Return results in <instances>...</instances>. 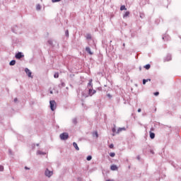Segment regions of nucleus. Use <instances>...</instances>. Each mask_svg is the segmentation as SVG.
<instances>
[{
    "mask_svg": "<svg viewBox=\"0 0 181 181\" xmlns=\"http://www.w3.org/2000/svg\"><path fill=\"white\" fill-rule=\"evenodd\" d=\"M95 93H97V91L95 90H93V88H89L88 94L90 97L94 95V94H95Z\"/></svg>",
    "mask_w": 181,
    "mask_h": 181,
    "instance_id": "nucleus-5",
    "label": "nucleus"
},
{
    "mask_svg": "<svg viewBox=\"0 0 181 181\" xmlns=\"http://www.w3.org/2000/svg\"><path fill=\"white\" fill-rule=\"evenodd\" d=\"M16 101H18V98L14 99V103H16Z\"/></svg>",
    "mask_w": 181,
    "mask_h": 181,
    "instance_id": "nucleus-35",
    "label": "nucleus"
},
{
    "mask_svg": "<svg viewBox=\"0 0 181 181\" xmlns=\"http://www.w3.org/2000/svg\"><path fill=\"white\" fill-rule=\"evenodd\" d=\"M61 86H62V87H65V86H66V83H64V82H62V83H61Z\"/></svg>",
    "mask_w": 181,
    "mask_h": 181,
    "instance_id": "nucleus-28",
    "label": "nucleus"
},
{
    "mask_svg": "<svg viewBox=\"0 0 181 181\" xmlns=\"http://www.w3.org/2000/svg\"><path fill=\"white\" fill-rule=\"evenodd\" d=\"M36 146H39V144H36Z\"/></svg>",
    "mask_w": 181,
    "mask_h": 181,
    "instance_id": "nucleus-41",
    "label": "nucleus"
},
{
    "mask_svg": "<svg viewBox=\"0 0 181 181\" xmlns=\"http://www.w3.org/2000/svg\"><path fill=\"white\" fill-rule=\"evenodd\" d=\"M86 52H87V53H88V54H90V55L94 54V53L91 52V48H90V47H86Z\"/></svg>",
    "mask_w": 181,
    "mask_h": 181,
    "instance_id": "nucleus-7",
    "label": "nucleus"
},
{
    "mask_svg": "<svg viewBox=\"0 0 181 181\" xmlns=\"http://www.w3.org/2000/svg\"><path fill=\"white\" fill-rule=\"evenodd\" d=\"M24 55L23 54H22V52H18L16 54V59H22V57H23Z\"/></svg>",
    "mask_w": 181,
    "mask_h": 181,
    "instance_id": "nucleus-6",
    "label": "nucleus"
},
{
    "mask_svg": "<svg viewBox=\"0 0 181 181\" xmlns=\"http://www.w3.org/2000/svg\"><path fill=\"white\" fill-rule=\"evenodd\" d=\"M73 146L75 148V149H76V151H80V148H78V146L77 145V143L74 142V143H73Z\"/></svg>",
    "mask_w": 181,
    "mask_h": 181,
    "instance_id": "nucleus-11",
    "label": "nucleus"
},
{
    "mask_svg": "<svg viewBox=\"0 0 181 181\" xmlns=\"http://www.w3.org/2000/svg\"><path fill=\"white\" fill-rule=\"evenodd\" d=\"M72 122L74 125H76L77 124V118H74L72 119Z\"/></svg>",
    "mask_w": 181,
    "mask_h": 181,
    "instance_id": "nucleus-19",
    "label": "nucleus"
},
{
    "mask_svg": "<svg viewBox=\"0 0 181 181\" xmlns=\"http://www.w3.org/2000/svg\"><path fill=\"white\" fill-rule=\"evenodd\" d=\"M9 64L10 66H15V64H16V61L12 60L10 62Z\"/></svg>",
    "mask_w": 181,
    "mask_h": 181,
    "instance_id": "nucleus-14",
    "label": "nucleus"
},
{
    "mask_svg": "<svg viewBox=\"0 0 181 181\" xmlns=\"http://www.w3.org/2000/svg\"><path fill=\"white\" fill-rule=\"evenodd\" d=\"M60 139H62V141H66L67 139H69V133H62L60 134L59 136Z\"/></svg>",
    "mask_w": 181,
    "mask_h": 181,
    "instance_id": "nucleus-1",
    "label": "nucleus"
},
{
    "mask_svg": "<svg viewBox=\"0 0 181 181\" xmlns=\"http://www.w3.org/2000/svg\"><path fill=\"white\" fill-rule=\"evenodd\" d=\"M127 16H129V11H127L124 16H123V18H127Z\"/></svg>",
    "mask_w": 181,
    "mask_h": 181,
    "instance_id": "nucleus-18",
    "label": "nucleus"
},
{
    "mask_svg": "<svg viewBox=\"0 0 181 181\" xmlns=\"http://www.w3.org/2000/svg\"><path fill=\"white\" fill-rule=\"evenodd\" d=\"M107 97H111V95L108 94V95H107Z\"/></svg>",
    "mask_w": 181,
    "mask_h": 181,
    "instance_id": "nucleus-38",
    "label": "nucleus"
},
{
    "mask_svg": "<svg viewBox=\"0 0 181 181\" xmlns=\"http://www.w3.org/2000/svg\"><path fill=\"white\" fill-rule=\"evenodd\" d=\"M13 32H15V30H13Z\"/></svg>",
    "mask_w": 181,
    "mask_h": 181,
    "instance_id": "nucleus-43",
    "label": "nucleus"
},
{
    "mask_svg": "<svg viewBox=\"0 0 181 181\" xmlns=\"http://www.w3.org/2000/svg\"><path fill=\"white\" fill-rule=\"evenodd\" d=\"M138 112H141V111H142V110L141 108L138 109Z\"/></svg>",
    "mask_w": 181,
    "mask_h": 181,
    "instance_id": "nucleus-33",
    "label": "nucleus"
},
{
    "mask_svg": "<svg viewBox=\"0 0 181 181\" xmlns=\"http://www.w3.org/2000/svg\"><path fill=\"white\" fill-rule=\"evenodd\" d=\"M41 8L42 7L40 6V4H37V6H36L37 11H40Z\"/></svg>",
    "mask_w": 181,
    "mask_h": 181,
    "instance_id": "nucleus-21",
    "label": "nucleus"
},
{
    "mask_svg": "<svg viewBox=\"0 0 181 181\" xmlns=\"http://www.w3.org/2000/svg\"><path fill=\"white\" fill-rule=\"evenodd\" d=\"M154 95H159V92L154 93Z\"/></svg>",
    "mask_w": 181,
    "mask_h": 181,
    "instance_id": "nucleus-32",
    "label": "nucleus"
},
{
    "mask_svg": "<svg viewBox=\"0 0 181 181\" xmlns=\"http://www.w3.org/2000/svg\"><path fill=\"white\" fill-rule=\"evenodd\" d=\"M65 35L66 36V37H69V30H66L65 31Z\"/></svg>",
    "mask_w": 181,
    "mask_h": 181,
    "instance_id": "nucleus-24",
    "label": "nucleus"
},
{
    "mask_svg": "<svg viewBox=\"0 0 181 181\" xmlns=\"http://www.w3.org/2000/svg\"><path fill=\"white\" fill-rule=\"evenodd\" d=\"M110 156H111V158H114V156H115V153H110Z\"/></svg>",
    "mask_w": 181,
    "mask_h": 181,
    "instance_id": "nucleus-26",
    "label": "nucleus"
},
{
    "mask_svg": "<svg viewBox=\"0 0 181 181\" xmlns=\"http://www.w3.org/2000/svg\"><path fill=\"white\" fill-rule=\"evenodd\" d=\"M125 130H126L125 127L119 128L117 129V134H119V132H122V131H125Z\"/></svg>",
    "mask_w": 181,
    "mask_h": 181,
    "instance_id": "nucleus-12",
    "label": "nucleus"
},
{
    "mask_svg": "<svg viewBox=\"0 0 181 181\" xmlns=\"http://www.w3.org/2000/svg\"><path fill=\"white\" fill-rule=\"evenodd\" d=\"M112 132H115V131H116L115 128H113V129H112Z\"/></svg>",
    "mask_w": 181,
    "mask_h": 181,
    "instance_id": "nucleus-34",
    "label": "nucleus"
},
{
    "mask_svg": "<svg viewBox=\"0 0 181 181\" xmlns=\"http://www.w3.org/2000/svg\"><path fill=\"white\" fill-rule=\"evenodd\" d=\"M148 81H151V79H144L143 84H146V83H148Z\"/></svg>",
    "mask_w": 181,
    "mask_h": 181,
    "instance_id": "nucleus-20",
    "label": "nucleus"
},
{
    "mask_svg": "<svg viewBox=\"0 0 181 181\" xmlns=\"http://www.w3.org/2000/svg\"><path fill=\"white\" fill-rule=\"evenodd\" d=\"M91 159H93V157L91 156H88L87 158H86V160H91Z\"/></svg>",
    "mask_w": 181,
    "mask_h": 181,
    "instance_id": "nucleus-23",
    "label": "nucleus"
},
{
    "mask_svg": "<svg viewBox=\"0 0 181 181\" xmlns=\"http://www.w3.org/2000/svg\"><path fill=\"white\" fill-rule=\"evenodd\" d=\"M0 172H4V166L0 165Z\"/></svg>",
    "mask_w": 181,
    "mask_h": 181,
    "instance_id": "nucleus-27",
    "label": "nucleus"
},
{
    "mask_svg": "<svg viewBox=\"0 0 181 181\" xmlns=\"http://www.w3.org/2000/svg\"><path fill=\"white\" fill-rule=\"evenodd\" d=\"M54 78H59V73H55L54 74Z\"/></svg>",
    "mask_w": 181,
    "mask_h": 181,
    "instance_id": "nucleus-22",
    "label": "nucleus"
},
{
    "mask_svg": "<svg viewBox=\"0 0 181 181\" xmlns=\"http://www.w3.org/2000/svg\"><path fill=\"white\" fill-rule=\"evenodd\" d=\"M37 155H46V153H44L42 151H37Z\"/></svg>",
    "mask_w": 181,
    "mask_h": 181,
    "instance_id": "nucleus-15",
    "label": "nucleus"
},
{
    "mask_svg": "<svg viewBox=\"0 0 181 181\" xmlns=\"http://www.w3.org/2000/svg\"><path fill=\"white\" fill-rule=\"evenodd\" d=\"M172 60V55L168 54L167 57L164 59V62H170Z\"/></svg>",
    "mask_w": 181,
    "mask_h": 181,
    "instance_id": "nucleus-8",
    "label": "nucleus"
},
{
    "mask_svg": "<svg viewBox=\"0 0 181 181\" xmlns=\"http://www.w3.org/2000/svg\"><path fill=\"white\" fill-rule=\"evenodd\" d=\"M9 152H10V153H11V150H9Z\"/></svg>",
    "mask_w": 181,
    "mask_h": 181,
    "instance_id": "nucleus-42",
    "label": "nucleus"
},
{
    "mask_svg": "<svg viewBox=\"0 0 181 181\" xmlns=\"http://www.w3.org/2000/svg\"><path fill=\"white\" fill-rule=\"evenodd\" d=\"M111 170H118V167L116 165H112L110 166Z\"/></svg>",
    "mask_w": 181,
    "mask_h": 181,
    "instance_id": "nucleus-10",
    "label": "nucleus"
},
{
    "mask_svg": "<svg viewBox=\"0 0 181 181\" xmlns=\"http://www.w3.org/2000/svg\"><path fill=\"white\" fill-rule=\"evenodd\" d=\"M120 11H127V8L125 7L124 5L121 6V7H120Z\"/></svg>",
    "mask_w": 181,
    "mask_h": 181,
    "instance_id": "nucleus-17",
    "label": "nucleus"
},
{
    "mask_svg": "<svg viewBox=\"0 0 181 181\" xmlns=\"http://www.w3.org/2000/svg\"><path fill=\"white\" fill-rule=\"evenodd\" d=\"M146 70H149L151 69V64H146L144 66Z\"/></svg>",
    "mask_w": 181,
    "mask_h": 181,
    "instance_id": "nucleus-16",
    "label": "nucleus"
},
{
    "mask_svg": "<svg viewBox=\"0 0 181 181\" xmlns=\"http://www.w3.org/2000/svg\"><path fill=\"white\" fill-rule=\"evenodd\" d=\"M163 40H165V37H163Z\"/></svg>",
    "mask_w": 181,
    "mask_h": 181,
    "instance_id": "nucleus-39",
    "label": "nucleus"
},
{
    "mask_svg": "<svg viewBox=\"0 0 181 181\" xmlns=\"http://www.w3.org/2000/svg\"><path fill=\"white\" fill-rule=\"evenodd\" d=\"M45 175L47 177H52V176H53V171L49 170V169L47 168Z\"/></svg>",
    "mask_w": 181,
    "mask_h": 181,
    "instance_id": "nucleus-3",
    "label": "nucleus"
},
{
    "mask_svg": "<svg viewBox=\"0 0 181 181\" xmlns=\"http://www.w3.org/2000/svg\"><path fill=\"white\" fill-rule=\"evenodd\" d=\"M25 169H26V170H29V168H28V167H25Z\"/></svg>",
    "mask_w": 181,
    "mask_h": 181,
    "instance_id": "nucleus-36",
    "label": "nucleus"
},
{
    "mask_svg": "<svg viewBox=\"0 0 181 181\" xmlns=\"http://www.w3.org/2000/svg\"><path fill=\"white\" fill-rule=\"evenodd\" d=\"M88 88L90 90V88H93V79H90L89 81V83H88Z\"/></svg>",
    "mask_w": 181,
    "mask_h": 181,
    "instance_id": "nucleus-9",
    "label": "nucleus"
},
{
    "mask_svg": "<svg viewBox=\"0 0 181 181\" xmlns=\"http://www.w3.org/2000/svg\"><path fill=\"white\" fill-rule=\"evenodd\" d=\"M95 136H96V138H98V133L97 132H95Z\"/></svg>",
    "mask_w": 181,
    "mask_h": 181,
    "instance_id": "nucleus-31",
    "label": "nucleus"
},
{
    "mask_svg": "<svg viewBox=\"0 0 181 181\" xmlns=\"http://www.w3.org/2000/svg\"><path fill=\"white\" fill-rule=\"evenodd\" d=\"M49 93H50V94H53V91L52 90H51Z\"/></svg>",
    "mask_w": 181,
    "mask_h": 181,
    "instance_id": "nucleus-37",
    "label": "nucleus"
},
{
    "mask_svg": "<svg viewBox=\"0 0 181 181\" xmlns=\"http://www.w3.org/2000/svg\"><path fill=\"white\" fill-rule=\"evenodd\" d=\"M25 71L28 77L33 78V76H32V71H30V70L29 69L25 68Z\"/></svg>",
    "mask_w": 181,
    "mask_h": 181,
    "instance_id": "nucleus-4",
    "label": "nucleus"
},
{
    "mask_svg": "<svg viewBox=\"0 0 181 181\" xmlns=\"http://www.w3.org/2000/svg\"><path fill=\"white\" fill-rule=\"evenodd\" d=\"M48 43H49V45H50L52 46V45H53V40H49Z\"/></svg>",
    "mask_w": 181,
    "mask_h": 181,
    "instance_id": "nucleus-25",
    "label": "nucleus"
},
{
    "mask_svg": "<svg viewBox=\"0 0 181 181\" xmlns=\"http://www.w3.org/2000/svg\"><path fill=\"white\" fill-rule=\"evenodd\" d=\"M150 138L151 139H155V133L150 132Z\"/></svg>",
    "mask_w": 181,
    "mask_h": 181,
    "instance_id": "nucleus-13",
    "label": "nucleus"
},
{
    "mask_svg": "<svg viewBox=\"0 0 181 181\" xmlns=\"http://www.w3.org/2000/svg\"><path fill=\"white\" fill-rule=\"evenodd\" d=\"M151 131H153V128H151Z\"/></svg>",
    "mask_w": 181,
    "mask_h": 181,
    "instance_id": "nucleus-40",
    "label": "nucleus"
},
{
    "mask_svg": "<svg viewBox=\"0 0 181 181\" xmlns=\"http://www.w3.org/2000/svg\"><path fill=\"white\" fill-rule=\"evenodd\" d=\"M86 37H87V39H91V35H88Z\"/></svg>",
    "mask_w": 181,
    "mask_h": 181,
    "instance_id": "nucleus-30",
    "label": "nucleus"
},
{
    "mask_svg": "<svg viewBox=\"0 0 181 181\" xmlns=\"http://www.w3.org/2000/svg\"><path fill=\"white\" fill-rule=\"evenodd\" d=\"M109 148H110V149H112V148H114V144H110L109 146Z\"/></svg>",
    "mask_w": 181,
    "mask_h": 181,
    "instance_id": "nucleus-29",
    "label": "nucleus"
},
{
    "mask_svg": "<svg viewBox=\"0 0 181 181\" xmlns=\"http://www.w3.org/2000/svg\"><path fill=\"white\" fill-rule=\"evenodd\" d=\"M49 107H50V110L52 111H54V110H56V107H57L56 101L50 100L49 101Z\"/></svg>",
    "mask_w": 181,
    "mask_h": 181,
    "instance_id": "nucleus-2",
    "label": "nucleus"
}]
</instances>
